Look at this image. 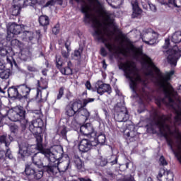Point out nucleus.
<instances>
[{
    "mask_svg": "<svg viewBox=\"0 0 181 181\" xmlns=\"http://www.w3.org/2000/svg\"><path fill=\"white\" fill-rule=\"evenodd\" d=\"M146 76H149L151 80H154L155 83L160 86V87L162 88V91L164 94V98L162 99V103L166 105H170V107H172V108L175 110L176 115L174 117L173 122L175 125H180L181 110H180L181 100L180 96H179L177 94V92L175 90V88H173V86H172L170 83H168L167 86H165L163 81H162L160 78L155 76L153 71H149L147 72Z\"/></svg>",
    "mask_w": 181,
    "mask_h": 181,
    "instance_id": "nucleus-1",
    "label": "nucleus"
},
{
    "mask_svg": "<svg viewBox=\"0 0 181 181\" xmlns=\"http://www.w3.org/2000/svg\"><path fill=\"white\" fill-rule=\"evenodd\" d=\"M36 114L39 115L37 119L29 122L25 120V127L28 126V129L33 134L35 138L36 139V145H30L26 141H18V158L21 160H26L29 156L35 155L36 153V150L39 151V141H37V137L41 136L43 138V120L40 117V112L37 111Z\"/></svg>",
    "mask_w": 181,
    "mask_h": 181,
    "instance_id": "nucleus-2",
    "label": "nucleus"
},
{
    "mask_svg": "<svg viewBox=\"0 0 181 181\" xmlns=\"http://www.w3.org/2000/svg\"><path fill=\"white\" fill-rule=\"evenodd\" d=\"M39 153H40V151L35 153L31 158L32 164L25 166V173L27 179H29L30 181H33L35 179H42L45 173H48V175H57V167L52 166L50 162L47 165H45L42 158L37 156Z\"/></svg>",
    "mask_w": 181,
    "mask_h": 181,
    "instance_id": "nucleus-3",
    "label": "nucleus"
},
{
    "mask_svg": "<svg viewBox=\"0 0 181 181\" xmlns=\"http://www.w3.org/2000/svg\"><path fill=\"white\" fill-rule=\"evenodd\" d=\"M37 140L38 141V151L42 155H44L45 159H47L51 165L56 163H60V160L63 159V154L64 153L63 147L60 145H55L50 148H45V147H43V137L38 136Z\"/></svg>",
    "mask_w": 181,
    "mask_h": 181,
    "instance_id": "nucleus-4",
    "label": "nucleus"
},
{
    "mask_svg": "<svg viewBox=\"0 0 181 181\" xmlns=\"http://www.w3.org/2000/svg\"><path fill=\"white\" fill-rule=\"evenodd\" d=\"M124 76L126 78L129 79V87L133 93L132 98H138L139 95L136 93V87H138V83H142V78L138 72V68L135 64H132L131 66H128L124 69Z\"/></svg>",
    "mask_w": 181,
    "mask_h": 181,
    "instance_id": "nucleus-5",
    "label": "nucleus"
},
{
    "mask_svg": "<svg viewBox=\"0 0 181 181\" xmlns=\"http://www.w3.org/2000/svg\"><path fill=\"white\" fill-rule=\"evenodd\" d=\"M168 122H172V117L160 118L156 122V124L158 127L161 136H164L167 141V144L173 152H175L173 149V140L168 138V132H170V126Z\"/></svg>",
    "mask_w": 181,
    "mask_h": 181,
    "instance_id": "nucleus-6",
    "label": "nucleus"
},
{
    "mask_svg": "<svg viewBox=\"0 0 181 181\" xmlns=\"http://www.w3.org/2000/svg\"><path fill=\"white\" fill-rule=\"evenodd\" d=\"M92 28L94 29L93 36L98 42H101L105 44V47L108 49L110 52L112 50V45L110 44L108 40L105 38V33L104 32V28L103 25L98 23V22L93 23Z\"/></svg>",
    "mask_w": 181,
    "mask_h": 181,
    "instance_id": "nucleus-7",
    "label": "nucleus"
},
{
    "mask_svg": "<svg viewBox=\"0 0 181 181\" xmlns=\"http://www.w3.org/2000/svg\"><path fill=\"white\" fill-rule=\"evenodd\" d=\"M114 117L117 122H127L129 119V115L125 106L121 105V103H117L115 106Z\"/></svg>",
    "mask_w": 181,
    "mask_h": 181,
    "instance_id": "nucleus-8",
    "label": "nucleus"
},
{
    "mask_svg": "<svg viewBox=\"0 0 181 181\" xmlns=\"http://www.w3.org/2000/svg\"><path fill=\"white\" fill-rule=\"evenodd\" d=\"M166 54L168 56V62L170 64L171 67H176L177 64V60L180 59L181 50L177 45H174L173 48H170L166 51Z\"/></svg>",
    "mask_w": 181,
    "mask_h": 181,
    "instance_id": "nucleus-9",
    "label": "nucleus"
},
{
    "mask_svg": "<svg viewBox=\"0 0 181 181\" xmlns=\"http://www.w3.org/2000/svg\"><path fill=\"white\" fill-rule=\"evenodd\" d=\"M24 25H18L16 23H9L7 25V40H11L15 35H21L23 32Z\"/></svg>",
    "mask_w": 181,
    "mask_h": 181,
    "instance_id": "nucleus-10",
    "label": "nucleus"
},
{
    "mask_svg": "<svg viewBox=\"0 0 181 181\" xmlns=\"http://www.w3.org/2000/svg\"><path fill=\"white\" fill-rule=\"evenodd\" d=\"M13 141V137L11 135H1L0 136V143L4 144L6 148V152L5 153L6 158L8 159H13V156L12 155V151H11V148H9V145H11V142Z\"/></svg>",
    "mask_w": 181,
    "mask_h": 181,
    "instance_id": "nucleus-11",
    "label": "nucleus"
},
{
    "mask_svg": "<svg viewBox=\"0 0 181 181\" xmlns=\"http://www.w3.org/2000/svg\"><path fill=\"white\" fill-rule=\"evenodd\" d=\"M94 138H88L82 139L78 145V149L81 152H88L92 146H97V144L93 141Z\"/></svg>",
    "mask_w": 181,
    "mask_h": 181,
    "instance_id": "nucleus-12",
    "label": "nucleus"
},
{
    "mask_svg": "<svg viewBox=\"0 0 181 181\" xmlns=\"http://www.w3.org/2000/svg\"><path fill=\"white\" fill-rule=\"evenodd\" d=\"M80 132L82 135H84L88 138H94L97 134V132L94 130V127L91 123H86L81 126Z\"/></svg>",
    "mask_w": 181,
    "mask_h": 181,
    "instance_id": "nucleus-13",
    "label": "nucleus"
},
{
    "mask_svg": "<svg viewBox=\"0 0 181 181\" xmlns=\"http://www.w3.org/2000/svg\"><path fill=\"white\" fill-rule=\"evenodd\" d=\"M18 88V94L20 95V101H25L29 98V94L30 93V87L26 84H22L17 86Z\"/></svg>",
    "mask_w": 181,
    "mask_h": 181,
    "instance_id": "nucleus-14",
    "label": "nucleus"
},
{
    "mask_svg": "<svg viewBox=\"0 0 181 181\" xmlns=\"http://www.w3.org/2000/svg\"><path fill=\"white\" fill-rule=\"evenodd\" d=\"M157 179L158 181H173V173L166 171L165 168H160Z\"/></svg>",
    "mask_w": 181,
    "mask_h": 181,
    "instance_id": "nucleus-15",
    "label": "nucleus"
},
{
    "mask_svg": "<svg viewBox=\"0 0 181 181\" xmlns=\"http://www.w3.org/2000/svg\"><path fill=\"white\" fill-rule=\"evenodd\" d=\"M97 85L98 86L97 93L100 94V95H103L104 93L111 94V86H110V84L103 83V81H98Z\"/></svg>",
    "mask_w": 181,
    "mask_h": 181,
    "instance_id": "nucleus-16",
    "label": "nucleus"
},
{
    "mask_svg": "<svg viewBox=\"0 0 181 181\" xmlns=\"http://www.w3.org/2000/svg\"><path fill=\"white\" fill-rule=\"evenodd\" d=\"M18 86L9 87L7 90L8 98L11 100H18L21 101V98L19 95V90H18Z\"/></svg>",
    "mask_w": 181,
    "mask_h": 181,
    "instance_id": "nucleus-17",
    "label": "nucleus"
},
{
    "mask_svg": "<svg viewBox=\"0 0 181 181\" xmlns=\"http://www.w3.org/2000/svg\"><path fill=\"white\" fill-rule=\"evenodd\" d=\"M133 13L132 14V18H138L141 13H142V9L139 8L138 0H132L131 1Z\"/></svg>",
    "mask_w": 181,
    "mask_h": 181,
    "instance_id": "nucleus-18",
    "label": "nucleus"
},
{
    "mask_svg": "<svg viewBox=\"0 0 181 181\" xmlns=\"http://www.w3.org/2000/svg\"><path fill=\"white\" fill-rule=\"evenodd\" d=\"M38 21L40 26H43L44 32H46V30H47V26H49L50 22L49 17L47 16L42 15L39 17Z\"/></svg>",
    "mask_w": 181,
    "mask_h": 181,
    "instance_id": "nucleus-19",
    "label": "nucleus"
},
{
    "mask_svg": "<svg viewBox=\"0 0 181 181\" xmlns=\"http://www.w3.org/2000/svg\"><path fill=\"white\" fill-rule=\"evenodd\" d=\"M57 67L60 70L62 74H64V76H70V74H73L71 68L69 66L63 67V64H59V62H57Z\"/></svg>",
    "mask_w": 181,
    "mask_h": 181,
    "instance_id": "nucleus-20",
    "label": "nucleus"
},
{
    "mask_svg": "<svg viewBox=\"0 0 181 181\" xmlns=\"http://www.w3.org/2000/svg\"><path fill=\"white\" fill-rule=\"evenodd\" d=\"M59 163H54V164H51V166H56L57 168V174L59 173V172H62L64 173V172H66L69 169V166H70V160H69L67 163H63L62 167H59Z\"/></svg>",
    "mask_w": 181,
    "mask_h": 181,
    "instance_id": "nucleus-21",
    "label": "nucleus"
},
{
    "mask_svg": "<svg viewBox=\"0 0 181 181\" xmlns=\"http://www.w3.org/2000/svg\"><path fill=\"white\" fill-rule=\"evenodd\" d=\"M32 58V51L28 48H25L21 51V59L23 62H28Z\"/></svg>",
    "mask_w": 181,
    "mask_h": 181,
    "instance_id": "nucleus-22",
    "label": "nucleus"
},
{
    "mask_svg": "<svg viewBox=\"0 0 181 181\" xmlns=\"http://www.w3.org/2000/svg\"><path fill=\"white\" fill-rule=\"evenodd\" d=\"M81 12L84 14L83 22H85V23H90L91 22V16L88 13V8L82 6L81 8Z\"/></svg>",
    "mask_w": 181,
    "mask_h": 181,
    "instance_id": "nucleus-23",
    "label": "nucleus"
},
{
    "mask_svg": "<svg viewBox=\"0 0 181 181\" xmlns=\"http://www.w3.org/2000/svg\"><path fill=\"white\" fill-rule=\"evenodd\" d=\"M93 142H95L96 144V146L97 145L100 144V145H104V144H105V134L100 133L98 137H97V134L95 135V136H93Z\"/></svg>",
    "mask_w": 181,
    "mask_h": 181,
    "instance_id": "nucleus-24",
    "label": "nucleus"
},
{
    "mask_svg": "<svg viewBox=\"0 0 181 181\" xmlns=\"http://www.w3.org/2000/svg\"><path fill=\"white\" fill-rule=\"evenodd\" d=\"M67 132H68L67 127H66L65 125L59 127V129H57L58 135H59V136H62V138H63V139H65V141H68Z\"/></svg>",
    "mask_w": 181,
    "mask_h": 181,
    "instance_id": "nucleus-25",
    "label": "nucleus"
},
{
    "mask_svg": "<svg viewBox=\"0 0 181 181\" xmlns=\"http://www.w3.org/2000/svg\"><path fill=\"white\" fill-rule=\"evenodd\" d=\"M71 107L74 110L75 112L78 114L80 110L84 107V105L81 103V100L75 101L72 103Z\"/></svg>",
    "mask_w": 181,
    "mask_h": 181,
    "instance_id": "nucleus-26",
    "label": "nucleus"
},
{
    "mask_svg": "<svg viewBox=\"0 0 181 181\" xmlns=\"http://www.w3.org/2000/svg\"><path fill=\"white\" fill-rule=\"evenodd\" d=\"M107 4L114 9H117V6H121L124 4V0H106Z\"/></svg>",
    "mask_w": 181,
    "mask_h": 181,
    "instance_id": "nucleus-27",
    "label": "nucleus"
},
{
    "mask_svg": "<svg viewBox=\"0 0 181 181\" xmlns=\"http://www.w3.org/2000/svg\"><path fill=\"white\" fill-rule=\"evenodd\" d=\"M35 37V33L32 31H23V39H25V40H29L30 42L31 40H33V38Z\"/></svg>",
    "mask_w": 181,
    "mask_h": 181,
    "instance_id": "nucleus-28",
    "label": "nucleus"
},
{
    "mask_svg": "<svg viewBox=\"0 0 181 181\" xmlns=\"http://www.w3.org/2000/svg\"><path fill=\"white\" fill-rule=\"evenodd\" d=\"M171 42L173 43H180L181 42V31H176L175 33H173L172 38H171Z\"/></svg>",
    "mask_w": 181,
    "mask_h": 181,
    "instance_id": "nucleus-29",
    "label": "nucleus"
},
{
    "mask_svg": "<svg viewBox=\"0 0 181 181\" xmlns=\"http://www.w3.org/2000/svg\"><path fill=\"white\" fill-rule=\"evenodd\" d=\"M21 11H22V7L16 4H13L11 8V15L13 16H19L21 15Z\"/></svg>",
    "mask_w": 181,
    "mask_h": 181,
    "instance_id": "nucleus-30",
    "label": "nucleus"
},
{
    "mask_svg": "<svg viewBox=\"0 0 181 181\" xmlns=\"http://www.w3.org/2000/svg\"><path fill=\"white\" fill-rule=\"evenodd\" d=\"M11 45L12 46V47H14V49H20V50L21 49H22V47H23V44L18 39L11 40Z\"/></svg>",
    "mask_w": 181,
    "mask_h": 181,
    "instance_id": "nucleus-31",
    "label": "nucleus"
},
{
    "mask_svg": "<svg viewBox=\"0 0 181 181\" xmlns=\"http://www.w3.org/2000/svg\"><path fill=\"white\" fill-rule=\"evenodd\" d=\"M11 74V69H7L0 72V78H1V80H8Z\"/></svg>",
    "mask_w": 181,
    "mask_h": 181,
    "instance_id": "nucleus-32",
    "label": "nucleus"
},
{
    "mask_svg": "<svg viewBox=\"0 0 181 181\" xmlns=\"http://www.w3.org/2000/svg\"><path fill=\"white\" fill-rule=\"evenodd\" d=\"M77 114L84 117V121H87L90 118V112L86 108L83 107Z\"/></svg>",
    "mask_w": 181,
    "mask_h": 181,
    "instance_id": "nucleus-33",
    "label": "nucleus"
},
{
    "mask_svg": "<svg viewBox=\"0 0 181 181\" xmlns=\"http://www.w3.org/2000/svg\"><path fill=\"white\" fill-rule=\"evenodd\" d=\"M15 112L18 114V117H20V119H24L26 117V110H23V107L16 108Z\"/></svg>",
    "mask_w": 181,
    "mask_h": 181,
    "instance_id": "nucleus-34",
    "label": "nucleus"
},
{
    "mask_svg": "<svg viewBox=\"0 0 181 181\" xmlns=\"http://www.w3.org/2000/svg\"><path fill=\"white\" fill-rule=\"evenodd\" d=\"M13 4L18 6H30L28 0H13Z\"/></svg>",
    "mask_w": 181,
    "mask_h": 181,
    "instance_id": "nucleus-35",
    "label": "nucleus"
},
{
    "mask_svg": "<svg viewBox=\"0 0 181 181\" xmlns=\"http://www.w3.org/2000/svg\"><path fill=\"white\" fill-rule=\"evenodd\" d=\"M75 166L77 168L79 172H83V170H84V163L80 158L75 160Z\"/></svg>",
    "mask_w": 181,
    "mask_h": 181,
    "instance_id": "nucleus-36",
    "label": "nucleus"
},
{
    "mask_svg": "<svg viewBox=\"0 0 181 181\" xmlns=\"http://www.w3.org/2000/svg\"><path fill=\"white\" fill-rule=\"evenodd\" d=\"M132 130H130L129 132H128L126 134V135L129 139H134V138H135L136 136V135H138V133L134 130V129H135V127L132 126Z\"/></svg>",
    "mask_w": 181,
    "mask_h": 181,
    "instance_id": "nucleus-37",
    "label": "nucleus"
},
{
    "mask_svg": "<svg viewBox=\"0 0 181 181\" xmlns=\"http://www.w3.org/2000/svg\"><path fill=\"white\" fill-rule=\"evenodd\" d=\"M160 4H161V5H165L167 6L170 4L173 5L175 8H180V6H178L177 4H176V0H168V2L162 0L160 1Z\"/></svg>",
    "mask_w": 181,
    "mask_h": 181,
    "instance_id": "nucleus-38",
    "label": "nucleus"
},
{
    "mask_svg": "<svg viewBox=\"0 0 181 181\" xmlns=\"http://www.w3.org/2000/svg\"><path fill=\"white\" fill-rule=\"evenodd\" d=\"M176 139L175 144H177V148L181 151V134L180 132H177L175 135Z\"/></svg>",
    "mask_w": 181,
    "mask_h": 181,
    "instance_id": "nucleus-39",
    "label": "nucleus"
},
{
    "mask_svg": "<svg viewBox=\"0 0 181 181\" xmlns=\"http://www.w3.org/2000/svg\"><path fill=\"white\" fill-rule=\"evenodd\" d=\"M66 114L68 117H74L77 113L71 106H67L66 108Z\"/></svg>",
    "mask_w": 181,
    "mask_h": 181,
    "instance_id": "nucleus-40",
    "label": "nucleus"
},
{
    "mask_svg": "<svg viewBox=\"0 0 181 181\" xmlns=\"http://www.w3.org/2000/svg\"><path fill=\"white\" fill-rule=\"evenodd\" d=\"M11 119L13 122H18V121H21L20 116L18 113L14 110L11 114Z\"/></svg>",
    "mask_w": 181,
    "mask_h": 181,
    "instance_id": "nucleus-41",
    "label": "nucleus"
},
{
    "mask_svg": "<svg viewBox=\"0 0 181 181\" xmlns=\"http://www.w3.org/2000/svg\"><path fill=\"white\" fill-rule=\"evenodd\" d=\"M10 131L14 136H16V135H18V132H19V127L16 124L11 125L10 126Z\"/></svg>",
    "mask_w": 181,
    "mask_h": 181,
    "instance_id": "nucleus-42",
    "label": "nucleus"
},
{
    "mask_svg": "<svg viewBox=\"0 0 181 181\" xmlns=\"http://www.w3.org/2000/svg\"><path fill=\"white\" fill-rule=\"evenodd\" d=\"M63 95H64V87L62 86L59 89V93L57 97V100H61Z\"/></svg>",
    "mask_w": 181,
    "mask_h": 181,
    "instance_id": "nucleus-43",
    "label": "nucleus"
},
{
    "mask_svg": "<svg viewBox=\"0 0 181 181\" xmlns=\"http://www.w3.org/2000/svg\"><path fill=\"white\" fill-rule=\"evenodd\" d=\"M105 16L107 18V21H110V23L112 25H115L114 20L111 18V16H112V14L110 12H105Z\"/></svg>",
    "mask_w": 181,
    "mask_h": 181,
    "instance_id": "nucleus-44",
    "label": "nucleus"
},
{
    "mask_svg": "<svg viewBox=\"0 0 181 181\" xmlns=\"http://www.w3.org/2000/svg\"><path fill=\"white\" fill-rule=\"evenodd\" d=\"M8 54V49L4 46L0 45V56L5 57Z\"/></svg>",
    "mask_w": 181,
    "mask_h": 181,
    "instance_id": "nucleus-45",
    "label": "nucleus"
},
{
    "mask_svg": "<svg viewBox=\"0 0 181 181\" xmlns=\"http://www.w3.org/2000/svg\"><path fill=\"white\" fill-rule=\"evenodd\" d=\"M157 38H158V34H157V35H153V38L150 39L149 41H144V42H145V43H146V45H152L155 44Z\"/></svg>",
    "mask_w": 181,
    "mask_h": 181,
    "instance_id": "nucleus-46",
    "label": "nucleus"
},
{
    "mask_svg": "<svg viewBox=\"0 0 181 181\" xmlns=\"http://www.w3.org/2000/svg\"><path fill=\"white\" fill-rule=\"evenodd\" d=\"M100 166L104 167L105 166L107 163H108V160H107V158H104L103 157H101L100 159Z\"/></svg>",
    "mask_w": 181,
    "mask_h": 181,
    "instance_id": "nucleus-47",
    "label": "nucleus"
},
{
    "mask_svg": "<svg viewBox=\"0 0 181 181\" xmlns=\"http://www.w3.org/2000/svg\"><path fill=\"white\" fill-rule=\"evenodd\" d=\"M95 100V98H86V99H83V107H86L87 104H88L89 103H93Z\"/></svg>",
    "mask_w": 181,
    "mask_h": 181,
    "instance_id": "nucleus-48",
    "label": "nucleus"
},
{
    "mask_svg": "<svg viewBox=\"0 0 181 181\" xmlns=\"http://www.w3.org/2000/svg\"><path fill=\"white\" fill-rule=\"evenodd\" d=\"M6 60L8 64H10L11 67H13V66H15V67H18V64L16 63V61H15V59L10 60L8 57H6Z\"/></svg>",
    "mask_w": 181,
    "mask_h": 181,
    "instance_id": "nucleus-49",
    "label": "nucleus"
},
{
    "mask_svg": "<svg viewBox=\"0 0 181 181\" xmlns=\"http://www.w3.org/2000/svg\"><path fill=\"white\" fill-rule=\"evenodd\" d=\"M160 165H162V166H166L168 165V161H166V159H165V157L163 156H161L159 159Z\"/></svg>",
    "mask_w": 181,
    "mask_h": 181,
    "instance_id": "nucleus-50",
    "label": "nucleus"
},
{
    "mask_svg": "<svg viewBox=\"0 0 181 181\" xmlns=\"http://www.w3.org/2000/svg\"><path fill=\"white\" fill-rule=\"evenodd\" d=\"M5 118H6V115L0 113V127H4V124H5Z\"/></svg>",
    "mask_w": 181,
    "mask_h": 181,
    "instance_id": "nucleus-51",
    "label": "nucleus"
},
{
    "mask_svg": "<svg viewBox=\"0 0 181 181\" xmlns=\"http://www.w3.org/2000/svg\"><path fill=\"white\" fill-rule=\"evenodd\" d=\"M122 181H135V179L134 178V177H132V175H129V176H126L124 177Z\"/></svg>",
    "mask_w": 181,
    "mask_h": 181,
    "instance_id": "nucleus-52",
    "label": "nucleus"
},
{
    "mask_svg": "<svg viewBox=\"0 0 181 181\" xmlns=\"http://www.w3.org/2000/svg\"><path fill=\"white\" fill-rule=\"evenodd\" d=\"M112 159H114V160L110 162V163H111V165H117V163H118V157L117 156H112Z\"/></svg>",
    "mask_w": 181,
    "mask_h": 181,
    "instance_id": "nucleus-53",
    "label": "nucleus"
},
{
    "mask_svg": "<svg viewBox=\"0 0 181 181\" xmlns=\"http://www.w3.org/2000/svg\"><path fill=\"white\" fill-rule=\"evenodd\" d=\"M59 32H60V29H59V25H55L52 28V33H54V35H57Z\"/></svg>",
    "mask_w": 181,
    "mask_h": 181,
    "instance_id": "nucleus-54",
    "label": "nucleus"
},
{
    "mask_svg": "<svg viewBox=\"0 0 181 181\" xmlns=\"http://www.w3.org/2000/svg\"><path fill=\"white\" fill-rule=\"evenodd\" d=\"M148 5L150 8V9L152 11V12H156L157 9H156V6L153 5L152 3L148 2Z\"/></svg>",
    "mask_w": 181,
    "mask_h": 181,
    "instance_id": "nucleus-55",
    "label": "nucleus"
},
{
    "mask_svg": "<svg viewBox=\"0 0 181 181\" xmlns=\"http://www.w3.org/2000/svg\"><path fill=\"white\" fill-rule=\"evenodd\" d=\"M144 33H145L146 34L152 33V34L154 35H158V33L153 31V30H152L151 28L146 29V30H144Z\"/></svg>",
    "mask_w": 181,
    "mask_h": 181,
    "instance_id": "nucleus-56",
    "label": "nucleus"
},
{
    "mask_svg": "<svg viewBox=\"0 0 181 181\" xmlns=\"http://www.w3.org/2000/svg\"><path fill=\"white\" fill-rule=\"evenodd\" d=\"M141 107H139V108L137 110V112H139V114H142V112H145V105L141 104Z\"/></svg>",
    "mask_w": 181,
    "mask_h": 181,
    "instance_id": "nucleus-57",
    "label": "nucleus"
},
{
    "mask_svg": "<svg viewBox=\"0 0 181 181\" xmlns=\"http://www.w3.org/2000/svg\"><path fill=\"white\" fill-rule=\"evenodd\" d=\"M42 0H28V4L30 6H33L35 2H42Z\"/></svg>",
    "mask_w": 181,
    "mask_h": 181,
    "instance_id": "nucleus-58",
    "label": "nucleus"
},
{
    "mask_svg": "<svg viewBox=\"0 0 181 181\" xmlns=\"http://www.w3.org/2000/svg\"><path fill=\"white\" fill-rule=\"evenodd\" d=\"M62 54L63 57H64V59H67L69 56L68 50L66 52V50L62 49Z\"/></svg>",
    "mask_w": 181,
    "mask_h": 181,
    "instance_id": "nucleus-59",
    "label": "nucleus"
},
{
    "mask_svg": "<svg viewBox=\"0 0 181 181\" xmlns=\"http://www.w3.org/2000/svg\"><path fill=\"white\" fill-rule=\"evenodd\" d=\"M28 71H32L33 73H35L36 71H37V69H36L35 67L32 66H28Z\"/></svg>",
    "mask_w": 181,
    "mask_h": 181,
    "instance_id": "nucleus-60",
    "label": "nucleus"
},
{
    "mask_svg": "<svg viewBox=\"0 0 181 181\" xmlns=\"http://www.w3.org/2000/svg\"><path fill=\"white\" fill-rule=\"evenodd\" d=\"M74 56L75 57H77V59H80V57H81V54L80 53L79 50H76L74 52Z\"/></svg>",
    "mask_w": 181,
    "mask_h": 181,
    "instance_id": "nucleus-61",
    "label": "nucleus"
},
{
    "mask_svg": "<svg viewBox=\"0 0 181 181\" xmlns=\"http://www.w3.org/2000/svg\"><path fill=\"white\" fill-rule=\"evenodd\" d=\"M78 179L79 181H93L91 180V179L88 178V177H78Z\"/></svg>",
    "mask_w": 181,
    "mask_h": 181,
    "instance_id": "nucleus-62",
    "label": "nucleus"
},
{
    "mask_svg": "<svg viewBox=\"0 0 181 181\" xmlns=\"http://www.w3.org/2000/svg\"><path fill=\"white\" fill-rule=\"evenodd\" d=\"M85 86L88 90H91V83H90V81H87Z\"/></svg>",
    "mask_w": 181,
    "mask_h": 181,
    "instance_id": "nucleus-63",
    "label": "nucleus"
},
{
    "mask_svg": "<svg viewBox=\"0 0 181 181\" xmlns=\"http://www.w3.org/2000/svg\"><path fill=\"white\" fill-rule=\"evenodd\" d=\"M5 69V63L4 61L0 60V70H4Z\"/></svg>",
    "mask_w": 181,
    "mask_h": 181,
    "instance_id": "nucleus-64",
    "label": "nucleus"
}]
</instances>
